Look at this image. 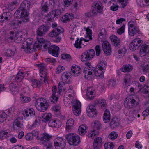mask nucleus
Segmentation results:
<instances>
[{"mask_svg": "<svg viewBox=\"0 0 149 149\" xmlns=\"http://www.w3.org/2000/svg\"><path fill=\"white\" fill-rule=\"evenodd\" d=\"M37 36V41H36L34 45L32 44L33 39L32 38L27 39L22 45L21 47L22 50L24 51L26 53H31L36 51L35 48H41L42 46V43L45 40L43 38L39 37L40 36Z\"/></svg>", "mask_w": 149, "mask_h": 149, "instance_id": "1", "label": "nucleus"}, {"mask_svg": "<svg viewBox=\"0 0 149 149\" xmlns=\"http://www.w3.org/2000/svg\"><path fill=\"white\" fill-rule=\"evenodd\" d=\"M31 3L30 1L24 0L20 4V7L15 13L14 16L15 18L28 17L29 11L30 10Z\"/></svg>", "mask_w": 149, "mask_h": 149, "instance_id": "2", "label": "nucleus"}, {"mask_svg": "<svg viewBox=\"0 0 149 149\" xmlns=\"http://www.w3.org/2000/svg\"><path fill=\"white\" fill-rule=\"evenodd\" d=\"M139 98L134 95L129 96L125 98L124 105L127 108L135 107L138 104Z\"/></svg>", "mask_w": 149, "mask_h": 149, "instance_id": "3", "label": "nucleus"}, {"mask_svg": "<svg viewBox=\"0 0 149 149\" xmlns=\"http://www.w3.org/2000/svg\"><path fill=\"white\" fill-rule=\"evenodd\" d=\"M52 136L47 133H44L40 138L41 143L44 145V149H50L52 147V143L50 141Z\"/></svg>", "mask_w": 149, "mask_h": 149, "instance_id": "4", "label": "nucleus"}, {"mask_svg": "<svg viewBox=\"0 0 149 149\" xmlns=\"http://www.w3.org/2000/svg\"><path fill=\"white\" fill-rule=\"evenodd\" d=\"M48 106V104L47 100L43 98H39L36 102V107L39 111H45L47 110Z\"/></svg>", "mask_w": 149, "mask_h": 149, "instance_id": "5", "label": "nucleus"}, {"mask_svg": "<svg viewBox=\"0 0 149 149\" xmlns=\"http://www.w3.org/2000/svg\"><path fill=\"white\" fill-rule=\"evenodd\" d=\"M63 31V29L59 27L54 29L49 34V36L51 37L54 38L53 40L56 42H59L61 38L60 36V34Z\"/></svg>", "mask_w": 149, "mask_h": 149, "instance_id": "6", "label": "nucleus"}, {"mask_svg": "<svg viewBox=\"0 0 149 149\" xmlns=\"http://www.w3.org/2000/svg\"><path fill=\"white\" fill-rule=\"evenodd\" d=\"M65 138L70 145L77 146L80 142L79 136L74 133H69L65 135Z\"/></svg>", "mask_w": 149, "mask_h": 149, "instance_id": "7", "label": "nucleus"}, {"mask_svg": "<svg viewBox=\"0 0 149 149\" xmlns=\"http://www.w3.org/2000/svg\"><path fill=\"white\" fill-rule=\"evenodd\" d=\"M92 9L93 13L95 15L101 14L102 12L103 7L101 2L96 1L92 3Z\"/></svg>", "mask_w": 149, "mask_h": 149, "instance_id": "8", "label": "nucleus"}, {"mask_svg": "<svg viewBox=\"0 0 149 149\" xmlns=\"http://www.w3.org/2000/svg\"><path fill=\"white\" fill-rule=\"evenodd\" d=\"M72 103L73 113L76 116L79 115L81 112V103L79 101L76 100H73Z\"/></svg>", "mask_w": 149, "mask_h": 149, "instance_id": "9", "label": "nucleus"}, {"mask_svg": "<svg viewBox=\"0 0 149 149\" xmlns=\"http://www.w3.org/2000/svg\"><path fill=\"white\" fill-rule=\"evenodd\" d=\"M95 54V51L93 49H91L87 50L81 55V60L83 62L89 60L93 57Z\"/></svg>", "mask_w": 149, "mask_h": 149, "instance_id": "10", "label": "nucleus"}, {"mask_svg": "<svg viewBox=\"0 0 149 149\" xmlns=\"http://www.w3.org/2000/svg\"><path fill=\"white\" fill-rule=\"evenodd\" d=\"M65 140L58 137L54 140V145L56 149H64L66 145Z\"/></svg>", "mask_w": 149, "mask_h": 149, "instance_id": "11", "label": "nucleus"}, {"mask_svg": "<svg viewBox=\"0 0 149 149\" xmlns=\"http://www.w3.org/2000/svg\"><path fill=\"white\" fill-rule=\"evenodd\" d=\"M142 42L143 41L139 38L135 39L129 45V48L132 51L136 50L141 46Z\"/></svg>", "mask_w": 149, "mask_h": 149, "instance_id": "12", "label": "nucleus"}, {"mask_svg": "<svg viewBox=\"0 0 149 149\" xmlns=\"http://www.w3.org/2000/svg\"><path fill=\"white\" fill-rule=\"evenodd\" d=\"M61 14V11L56 10L52 11L49 13L46 16L45 18L48 21L52 22L53 19L55 17L57 18Z\"/></svg>", "mask_w": 149, "mask_h": 149, "instance_id": "13", "label": "nucleus"}, {"mask_svg": "<svg viewBox=\"0 0 149 149\" xmlns=\"http://www.w3.org/2000/svg\"><path fill=\"white\" fill-rule=\"evenodd\" d=\"M22 114L25 119L28 120L31 116H34L35 115V112L34 109L28 108L24 110L22 112Z\"/></svg>", "mask_w": 149, "mask_h": 149, "instance_id": "14", "label": "nucleus"}, {"mask_svg": "<svg viewBox=\"0 0 149 149\" xmlns=\"http://www.w3.org/2000/svg\"><path fill=\"white\" fill-rule=\"evenodd\" d=\"M49 27L47 25H42L38 29L37 31V36H41L45 35L47 32Z\"/></svg>", "mask_w": 149, "mask_h": 149, "instance_id": "15", "label": "nucleus"}, {"mask_svg": "<svg viewBox=\"0 0 149 149\" xmlns=\"http://www.w3.org/2000/svg\"><path fill=\"white\" fill-rule=\"evenodd\" d=\"M37 66L39 67L40 75L41 78H45L47 76V66L44 64H38Z\"/></svg>", "mask_w": 149, "mask_h": 149, "instance_id": "16", "label": "nucleus"}, {"mask_svg": "<svg viewBox=\"0 0 149 149\" xmlns=\"http://www.w3.org/2000/svg\"><path fill=\"white\" fill-rule=\"evenodd\" d=\"M59 48L57 46L52 45L49 47L48 48V52L53 56L58 57L59 56Z\"/></svg>", "mask_w": 149, "mask_h": 149, "instance_id": "17", "label": "nucleus"}, {"mask_svg": "<svg viewBox=\"0 0 149 149\" xmlns=\"http://www.w3.org/2000/svg\"><path fill=\"white\" fill-rule=\"evenodd\" d=\"M103 50L105 54L110 55L112 52L110 44L107 40L104 41L102 44Z\"/></svg>", "mask_w": 149, "mask_h": 149, "instance_id": "18", "label": "nucleus"}, {"mask_svg": "<svg viewBox=\"0 0 149 149\" xmlns=\"http://www.w3.org/2000/svg\"><path fill=\"white\" fill-rule=\"evenodd\" d=\"M11 36L9 37V38L10 39H14L15 42L17 43H19L22 41L23 39L22 33V32H17L15 34L14 37L13 36L14 34V33L13 32H11Z\"/></svg>", "mask_w": 149, "mask_h": 149, "instance_id": "19", "label": "nucleus"}, {"mask_svg": "<svg viewBox=\"0 0 149 149\" xmlns=\"http://www.w3.org/2000/svg\"><path fill=\"white\" fill-rule=\"evenodd\" d=\"M57 90L56 87L54 86L52 88V96L49 98V102L51 103H56L58 100V97L56 95Z\"/></svg>", "mask_w": 149, "mask_h": 149, "instance_id": "20", "label": "nucleus"}, {"mask_svg": "<svg viewBox=\"0 0 149 149\" xmlns=\"http://www.w3.org/2000/svg\"><path fill=\"white\" fill-rule=\"evenodd\" d=\"M86 111L87 115L90 117H93L97 113L95 107L93 105L88 106L87 108Z\"/></svg>", "mask_w": 149, "mask_h": 149, "instance_id": "21", "label": "nucleus"}, {"mask_svg": "<svg viewBox=\"0 0 149 149\" xmlns=\"http://www.w3.org/2000/svg\"><path fill=\"white\" fill-rule=\"evenodd\" d=\"M11 15L9 12H4L0 15V22H6L9 21L11 17Z\"/></svg>", "mask_w": 149, "mask_h": 149, "instance_id": "22", "label": "nucleus"}, {"mask_svg": "<svg viewBox=\"0 0 149 149\" xmlns=\"http://www.w3.org/2000/svg\"><path fill=\"white\" fill-rule=\"evenodd\" d=\"M110 39L112 43L117 48L118 47L121 45V40L120 38H118L115 35L111 36L110 37Z\"/></svg>", "mask_w": 149, "mask_h": 149, "instance_id": "23", "label": "nucleus"}, {"mask_svg": "<svg viewBox=\"0 0 149 149\" xmlns=\"http://www.w3.org/2000/svg\"><path fill=\"white\" fill-rule=\"evenodd\" d=\"M149 52V45L144 44L141 47L139 52L140 55L141 57L147 55Z\"/></svg>", "mask_w": 149, "mask_h": 149, "instance_id": "24", "label": "nucleus"}, {"mask_svg": "<svg viewBox=\"0 0 149 149\" xmlns=\"http://www.w3.org/2000/svg\"><path fill=\"white\" fill-rule=\"evenodd\" d=\"M21 18V19L20 20H13L12 21L11 23V25L13 26H18L19 24H21L22 22H28L29 20V17H21L20 18H17V19Z\"/></svg>", "mask_w": 149, "mask_h": 149, "instance_id": "25", "label": "nucleus"}, {"mask_svg": "<svg viewBox=\"0 0 149 149\" xmlns=\"http://www.w3.org/2000/svg\"><path fill=\"white\" fill-rule=\"evenodd\" d=\"M86 96L88 99L91 100L95 96V92L94 90L91 87L88 88L86 92Z\"/></svg>", "mask_w": 149, "mask_h": 149, "instance_id": "26", "label": "nucleus"}, {"mask_svg": "<svg viewBox=\"0 0 149 149\" xmlns=\"http://www.w3.org/2000/svg\"><path fill=\"white\" fill-rule=\"evenodd\" d=\"M70 72L74 76H79L81 72V70L80 67L77 66H73L71 69Z\"/></svg>", "mask_w": 149, "mask_h": 149, "instance_id": "27", "label": "nucleus"}, {"mask_svg": "<svg viewBox=\"0 0 149 149\" xmlns=\"http://www.w3.org/2000/svg\"><path fill=\"white\" fill-rule=\"evenodd\" d=\"M22 118H18L15 119L13 123L14 127H16L18 129H22L23 127V125L22 122Z\"/></svg>", "mask_w": 149, "mask_h": 149, "instance_id": "28", "label": "nucleus"}, {"mask_svg": "<svg viewBox=\"0 0 149 149\" xmlns=\"http://www.w3.org/2000/svg\"><path fill=\"white\" fill-rule=\"evenodd\" d=\"M49 125L52 127L58 128L61 126V122L59 120H51L49 122Z\"/></svg>", "mask_w": 149, "mask_h": 149, "instance_id": "29", "label": "nucleus"}, {"mask_svg": "<svg viewBox=\"0 0 149 149\" xmlns=\"http://www.w3.org/2000/svg\"><path fill=\"white\" fill-rule=\"evenodd\" d=\"M62 80L66 83H69L71 81V78L69 75V73L68 72H64L62 73L61 75Z\"/></svg>", "mask_w": 149, "mask_h": 149, "instance_id": "30", "label": "nucleus"}, {"mask_svg": "<svg viewBox=\"0 0 149 149\" xmlns=\"http://www.w3.org/2000/svg\"><path fill=\"white\" fill-rule=\"evenodd\" d=\"M139 30L138 28L136 26L133 27H128V33L129 35L131 36L139 33Z\"/></svg>", "mask_w": 149, "mask_h": 149, "instance_id": "31", "label": "nucleus"}, {"mask_svg": "<svg viewBox=\"0 0 149 149\" xmlns=\"http://www.w3.org/2000/svg\"><path fill=\"white\" fill-rule=\"evenodd\" d=\"M93 71L94 72L95 70L94 73L95 75L97 77H99L100 78H102L103 77L104 74L105 72L104 70H102L101 69L97 68L96 67V68H94L92 67Z\"/></svg>", "mask_w": 149, "mask_h": 149, "instance_id": "32", "label": "nucleus"}, {"mask_svg": "<svg viewBox=\"0 0 149 149\" xmlns=\"http://www.w3.org/2000/svg\"><path fill=\"white\" fill-rule=\"evenodd\" d=\"M73 16V15L72 13H67L61 18V20L64 23L67 22L71 19H72Z\"/></svg>", "mask_w": 149, "mask_h": 149, "instance_id": "33", "label": "nucleus"}, {"mask_svg": "<svg viewBox=\"0 0 149 149\" xmlns=\"http://www.w3.org/2000/svg\"><path fill=\"white\" fill-rule=\"evenodd\" d=\"M107 32L104 28H100L99 31L98 38L101 40V42L105 39Z\"/></svg>", "mask_w": 149, "mask_h": 149, "instance_id": "34", "label": "nucleus"}, {"mask_svg": "<svg viewBox=\"0 0 149 149\" xmlns=\"http://www.w3.org/2000/svg\"><path fill=\"white\" fill-rule=\"evenodd\" d=\"M92 71L90 70V69L87 70V68H84V75L85 78L88 80H90L92 78Z\"/></svg>", "mask_w": 149, "mask_h": 149, "instance_id": "35", "label": "nucleus"}, {"mask_svg": "<svg viewBox=\"0 0 149 149\" xmlns=\"http://www.w3.org/2000/svg\"><path fill=\"white\" fill-rule=\"evenodd\" d=\"M88 130V127L86 125H82L79 126L78 128L79 134L83 135L85 134Z\"/></svg>", "mask_w": 149, "mask_h": 149, "instance_id": "36", "label": "nucleus"}, {"mask_svg": "<svg viewBox=\"0 0 149 149\" xmlns=\"http://www.w3.org/2000/svg\"><path fill=\"white\" fill-rule=\"evenodd\" d=\"M74 124V121L72 118L68 120L66 123V129L67 131H70V130L73 128V125Z\"/></svg>", "mask_w": 149, "mask_h": 149, "instance_id": "37", "label": "nucleus"}, {"mask_svg": "<svg viewBox=\"0 0 149 149\" xmlns=\"http://www.w3.org/2000/svg\"><path fill=\"white\" fill-rule=\"evenodd\" d=\"M102 142V139L101 137H98L95 139L93 143V149H99Z\"/></svg>", "mask_w": 149, "mask_h": 149, "instance_id": "38", "label": "nucleus"}, {"mask_svg": "<svg viewBox=\"0 0 149 149\" xmlns=\"http://www.w3.org/2000/svg\"><path fill=\"white\" fill-rule=\"evenodd\" d=\"M103 121L104 123L109 122L110 120V113L109 109L105 111L103 117Z\"/></svg>", "mask_w": 149, "mask_h": 149, "instance_id": "39", "label": "nucleus"}, {"mask_svg": "<svg viewBox=\"0 0 149 149\" xmlns=\"http://www.w3.org/2000/svg\"><path fill=\"white\" fill-rule=\"evenodd\" d=\"M116 48L117 49L116 51H118L117 52H116V54L118 53L121 56H122V55L124 54L127 51L126 47L122 45L118 47L117 48Z\"/></svg>", "mask_w": 149, "mask_h": 149, "instance_id": "40", "label": "nucleus"}, {"mask_svg": "<svg viewBox=\"0 0 149 149\" xmlns=\"http://www.w3.org/2000/svg\"><path fill=\"white\" fill-rule=\"evenodd\" d=\"M133 67L131 64L124 65L121 68L120 70L123 72H129L133 69Z\"/></svg>", "mask_w": 149, "mask_h": 149, "instance_id": "41", "label": "nucleus"}, {"mask_svg": "<svg viewBox=\"0 0 149 149\" xmlns=\"http://www.w3.org/2000/svg\"><path fill=\"white\" fill-rule=\"evenodd\" d=\"M109 5L112 4L110 7V10L113 11H116L118 10V6L114 0H111L109 2Z\"/></svg>", "mask_w": 149, "mask_h": 149, "instance_id": "42", "label": "nucleus"}, {"mask_svg": "<svg viewBox=\"0 0 149 149\" xmlns=\"http://www.w3.org/2000/svg\"><path fill=\"white\" fill-rule=\"evenodd\" d=\"M107 65V62L105 61L102 60L98 63L96 67L97 68L105 71L106 69Z\"/></svg>", "mask_w": 149, "mask_h": 149, "instance_id": "43", "label": "nucleus"}, {"mask_svg": "<svg viewBox=\"0 0 149 149\" xmlns=\"http://www.w3.org/2000/svg\"><path fill=\"white\" fill-rule=\"evenodd\" d=\"M17 84L16 81L11 83L10 86V91L12 92L17 91Z\"/></svg>", "mask_w": 149, "mask_h": 149, "instance_id": "44", "label": "nucleus"}, {"mask_svg": "<svg viewBox=\"0 0 149 149\" xmlns=\"http://www.w3.org/2000/svg\"><path fill=\"white\" fill-rule=\"evenodd\" d=\"M51 118V115L49 113H44L42 116V121L43 122H46L47 121H49L50 120V119Z\"/></svg>", "mask_w": 149, "mask_h": 149, "instance_id": "45", "label": "nucleus"}, {"mask_svg": "<svg viewBox=\"0 0 149 149\" xmlns=\"http://www.w3.org/2000/svg\"><path fill=\"white\" fill-rule=\"evenodd\" d=\"M84 40L83 38H81L80 39L77 38L75 43L74 44L75 47L76 48H81L82 47V42Z\"/></svg>", "mask_w": 149, "mask_h": 149, "instance_id": "46", "label": "nucleus"}, {"mask_svg": "<svg viewBox=\"0 0 149 149\" xmlns=\"http://www.w3.org/2000/svg\"><path fill=\"white\" fill-rule=\"evenodd\" d=\"M24 76V73L22 72L19 71L15 77V79L17 82L21 81L23 79Z\"/></svg>", "mask_w": 149, "mask_h": 149, "instance_id": "47", "label": "nucleus"}, {"mask_svg": "<svg viewBox=\"0 0 149 149\" xmlns=\"http://www.w3.org/2000/svg\"><path fill=\"white\" fill-rule=\"evenodd\" d=\"M99 134L98 130L95 129H93L88 135V137L93 138L95 136Z\"/></svg>", "mask_w": 149, "mask_h": 149, "instance_id": "48", "label": "nucleus"}, {"mask_svg": "<svg viewBox=\"0 0 149 149\" xmlns=\"http://www.w3.org/2000/svg\"><path fill=\"white\" fill-rule=\"evenodd\" d=\"M118 125V123L117 120L115 118H113L111 122L110 126L112 128L116 127Z\"/></svg>", "mask_w": 149, "mask_h": 149, "instance_id": "49", "label": "nucleus"}, {"mask_svg": "<svg viewBox=\"0 0 149 149\" xmlns=\"http://www.w3.org/2000/svg\"><path fill=\"white\" fill-rule=\"evenodd\" d=\"M15 49L12 50L10 49H7L5 53V55L7 57L13 56L15 53Z\"/></svg>", "mask_w": 149, "mask_h": 149, "instance_id": "50", "label": "nucleus"}, {"mask_svg": "<svg viewBox=\"0 0 149 149\" xmlns=\"http://www.w3.org/2000/svg\"><path fill=\"white\" fill-rule=\"evenodd\" d=\"M118 134L117 132L115 131L111 132L109 135L108 137L110 139L113 140L117 138Z\"/></svg>", "mask_w": 149, "mask_h": 149, "instance_id": "51", "label": "nucleus"}, {"mask_svg": "<svg viewBox=\"0 0 149 149\" xmlns=\"http://www.w3.org/2000/svg\"><path fill=\"white\" fill-rule=\"evenodd\" d=\"M79 27L80 26L78 25H77L76 23H74L73 24L70 25V29L72 33L74 30H78Z\"/></svg>", "mask_w": 149, "mask_h": 149, "instance_id": "52", "label": "nucleus"}, {"mask_svg": "<svg viewBox=\"0 0 149 149\" xmlns=\"http://www.w3.org/2000/svg\"><path fill=\"white\" fill-rule=\"evenodd\" d=\"M65 95L64 98V104L66 106H68L70 104L71 102V100L70 98H68L67 95L66 93H65Z\"/></svg>", "mask_w": 149, "mask_h": 149, "instance_id": "53", "label": "nucleus"}, {"mask_svg": "<svg viewBox=\"0 0 149 149\" xmlns=\"http://www.w3.org/2000/svg\"><path fill=\"white\" fill-rule=\"evenodd\" d=\"M114 146L113 143L108 142L104 144V148L105 149H113Z\"/></svg>", "mask_w": 149, "mask_h": 149, "instance_id": "54", "label": "nucleus"}, {"mask_svg": "<svg viewBox=\"0 0 149 149\" xmlns=\"http://www.w3.org/2000/svg\"><path fill=\"white\" fill-rule=\"evenodd\" d=\"M131 79V75L129 74H127L124 77L123 79V82L126 85H127L130 81Z\"/></svg>", "mask_w": 149, "mask_h": 149, "instance_id": "55", "label": "nucleus"}, {"mask_svg": "<svg viewBox=\"0 0 149 149\" xmlns=\"http://www.w3.org/2000/svg\"><path fill=\"white\" fill-rule=\"evenodd\" d=\"M32 86L34 88H36L38 85L40 83V81H38L37 80L35 79L31 80Z\"/></svg>", "mask_w": 149, "mask_h": 149, "instance_id": "56", "label": "nucleus"}, {"mask_svg": "<svg viewBox=\"0 0 149 149\" xmlns=\"http://www.w3.org/2000/svg\"><path fill=\"white\" fill-rule=\"evenodd\" d=\"M7 115L5 112L0 114V123H3L6 120Z\"/></svg>", "mask_w": 149, "mask_h": 149, "instance_id": "57", "label": "nucleus"}, {"mask_svg": "<svg viewBox=\"0 0 149 149\" xmlns=\"http://www.w3.org/2000/svg\"><path fill=\"white\" fill-rule=\"evenodd\" d=\"M142 68L144 73L149 72V64L143 65L142 66Z\"/></svg>", "mask_w": 149, "mask_h": 149, "instance_id": "58", "label": "nucleus"}, {"mask_svg": "<svg viewBox=\"0 0 149 149\" xmlns=\"http://www.w3.org/2000/svg\"><path fill=\"white\" fill-rule=\"evenodd\" d=\"M21 100L23 103H27L30 101L31 98L29 97L23 96L21 97Z\"/></svg>", "mask_w": 149, "mask_h": 149, "instance_id": "59", "label": "nucleus"}, {"mask_svg": "<svg viewBox=\"0 0 149 149\" xmlns=\"http://www.w3.org/2000/svg\"><path fill=\"white\" fill-rule=\"evenodd\" d=\"M96 15L94 14L93 12V11L92 10V12H88L85 13L84 16L86 18H89L90 17L93 18L94 17V16Z\"/></svg>", "mask_w": 149, "mask_h": 149, "instance_id": "60", "label": "nucleus"}, {"mask_svg": "<svg viewBox=\"0 0 149 149\" xmlns=\"http://www.w3.org/2000/svg\"><path fill=\"white\" fill-rule=\"evenodd\" d=\"M101 125L100 122L98 121H95L94 122L93 129H95L99 130L100 129Z\"/></svg>", "mask_w": 149, "mask_h": 149, "instance_id": "61", "label": "nucleus"}, {"mask_svg": "<svg viewBox=\"0 0 149 149\" xmlns=\"http://www.w3.org/2000/svg\"><path fill=\"white\" fill-rule=\"evenodd\" d=\"M116 85L115 81L113 79L110 80L108 82V86L109 88H112L114 87Z\"/></svg>", "mask_w": 149, "mask_h": 149, "instance_id": "62", "label": "nucleus"}, {"mask_svg": "<svg viewBox=\"0 0 149 149\" xmlns=\"http://www.w3.org/2000/svg\"><path fill=\"white\" fill-rule=\"evenodd\" d=\"M125 25L123 24L121 27L118 29L117 31V33L119 35H121L124 32Z\"/></svg>", "mask_w": 149, "mask_h": 149, "instance_id": "63", "label": "nucleus"}, {"mask_svg": "<svg viewBox=\"0 0 149 149\" xmlns=\"http://www.w3.org/2000/svg\"><path fill=\"white\" fill-rule=\"evenodd\" d=\"M73 0H63L64 5L65 7H68L71 4Z\"/></svg>", "mask_w": 149, "mask_h": 149, "instance_id": "64", "label": "nucleus"}]
</instances>
